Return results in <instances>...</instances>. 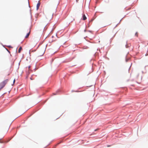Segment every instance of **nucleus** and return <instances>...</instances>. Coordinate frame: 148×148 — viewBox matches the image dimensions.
Returning <instances> with one entry per match:
<instances>
[{
  "label": "nucleus",
  "mask_w": 148,
  "mask_h": 148,
  "mask_svg": "<svg viewBox=\"0 0 148 148\" xmlns=\"http://www.w3.org/2000/svg\"><path fill=\"white\" fill-rule=\"evenodd\" d=\"M9 81L8 79H5L0 83V89H2L5 86Z\"/></svg>",
  "instance_id": "f257e3e1"
},
{
  "label": "nucleus",
  "mask_w": 148,
  "mask_h": 148,
  "mask_svg": "<svg viewBox=\"0 0 148 148\" xmlns=\"http://www.w3.org/2000/svg\"><path fill=\"white\" fill-rule=\"evenodd\" d=\"M45 49H43L42 50V51L41 53H40V52L39 53V56H42L44 53L45 52Z\"/></svg>",
  "instance_id": "f03ea898"
},
{
  "label": "nucleus",
  "mask_w": 148,
  "mask_h": 148,
  "mask_svg": "<svg viewBox=\"0 0 148 148\" xmlns=\"http://www.w3.org/2000/svg\"><path fill=\"white\" fill-rule=\"evenodd\" d=\"M40 5V3L39 1L38 3H37V5H36V9L37 10H38L39 8V7Z\"/></svg>",
  "instance_id": "7ed1b4c3"
},
{
  "label": "nucleus",
  "mask_w": 148,
  "mask_h": 148,
  "mask_svg": "<svg viewBox=\"0 0 148 148\" xmlns=\"http://www.w3.org/2000/svg\"><path fill=\"white\" fill-rule=\"evenodd\" d=\"M86 19V17L84 14L83 15V20H85Z\"/></svg>",
  "instance_id": "20e7f679"
},
{
  "label": "nucleus",
  "mask_w": 148,
  "mask_h": 148,
  "mask_svg": "<svg viewBox=\"0 0 148 148\" xmlns=\"http://www.w3.org/2000/svg\"><path fill=\"white\" fill-rule=\"evenodd\" d=\"M30 32V30H29V32L27 34V35H26V36L25 37V38H27L28 37L29 35Z\"/></svg>",
  "instance_id": "39448f33"
},
{
  "label": "nucleus",
  "mask_w": 148,
  "mask_h": 148,
  "mask_svg": "<svg viewBox=\"0 0 148 148\" xmlns=\"http://www.w3.org/2000/svg\"><path fill=\"white\" fill-rule=\"evenodd\" d=\"M22 49V48L21 47H20L19 49L18 52L20 53L21 52V50Z\"/></svg>",
  "instance_id": "423d86ee"
},
{
  "label": "nucleus",
  "mask_w": 148,
  "mask_h": 148,
  "mask_svg": "<svg viewBox=\"0 0 148 148\" xmlns=\"http://www.w3.org/2000/svg\"><path fill=\"white\" fill-rule=\"evenodd\" d=\"M135 36L137 37L138 36V33L137 32H136L135 34Z\"/></svg>",
  "instance_id": "0eeeda50"
},
{
  "label": "nucleus",
  "mask_w": 148,
  "mask_h": 148,
  "mask_svg": "<svg viewBox=\"0 0 148 148\" xmlns=\"http://www.w3.org/2000/svg\"><path fill=\"white\" fill-rule=\"evenodd\" d=\"M15 79H14V81H13V84H14L15 82Z\"/></svg>",
  "instance_id": "6e6552de"
},
{
  "label": "nucleus",
  "mask_w": 148,
  "mask_h": 148,
  "mask_svg": "<svg viewBox=\"0 0 148 148\" xmlns=\"http://www.w3.org/2000/svg\"><path fill=\"white\" fill-rule=\"evenodd\" d=\"M31 67L30 66H29L28 67L29 69Z\"/></svg>",
  "instance_id": "1a4fd4ad"
},
{
  "label": "nucleus",
  "mask_w": 148,
  "mask_h": 148,
  "mask_svg": "<svg viewBox=\"0 0 148 148\" xmlns=\"http://www.w3.org/2000/svg\"><path fill=\"white\" fill-rule=\"evenodd\" d=\"M128 60H129V59H126V62H127Z\"/></svg>",
  "instance_id": "9d476101"
},
{
  "label": "nucleus",
  "mask_w": 148,
  "mask_h": 148,
  "mask_svg": "<svg viewBox=\"0 0 148 148\" xmlns=\"http://www.w3.org/2000/svg\"><path fill=\"white\" fill-rule=\"evenodd\" d=\"M126 47L127 48H128V45H126Z\"/></svg>",
  "instance_id": "9b49d317"
},
{
  "label": "nucleus",
  "mask_w": 148,
  "mask_h": 148,
  "mask_svg": "<svg viewBox=\"0 0 148 148\" xmlns=\"http://www.w3.org/2000/svg\"><path fill=\"white\" fill-rule=\"evenodd\" d=\"M30 79H31V80H32V79H32V77H31V78H30Z\"/></svg>",
  "instance_id": "f8f14e48"
},
{
  "label": "nucleus",
  "mask_w": 148,
  "mask_h": 148,
  "mask_svg": "<svg viewBox=\"0 0 148 148\" xmlns=\"http://www.w3.org/2000/svg\"><path fill=\"white\" fill-rule=\"evenodd\" d=\"M53 14H52L51 16H53Z\"/></svg>",
  "instance_id": "ddd939ff"
},
{
  "label": "nucleus",
  "mask_w": 148,
  "mask_h": 148,
  "mask_svg": "<svg viewBox=\"0 0 148 148\" xmlns=\"http://www.w3.org/2000/svg\"><path fill=\"white\" fill-rule=\"evenodd\" d=\"M110 146H108V147H110Z\"/></svg>",
  "instance_id": "4468645a"
}]
</instances>
